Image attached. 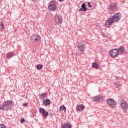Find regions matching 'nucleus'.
Instances as JSON below:
<instances>
[{
    "label": "nucleus",
    "mask_w": 128,
    "mask_h": 128,
    "mask_svg": "<svg viewBox=\"0 0 128 128\" xmlns=\"http://www.w3.org/2000/svg\"><path fill=\"white\" fill-rule=\"evenodd\" d=\"M117 51L118 54H122L123 52H124V46H121L119 48H117Z\"/></svg>",
    "instance_id": "nucleus-13"
},
{
    "label": "nucleus",
    "mask_w": 128,
    "mask_h": 128,
    "mask_svg": "<svg viewBox=\"0 0 128 128\" xmlns=\"http://www.w3.org/2000/svg\"><path fill=\"white\" fill-rule=\"evenodd\" d=\"M78 6H79V7H80V4H78Z\"/></svg>",
    "instance_id": "nucleus-34"
},
{
    "label": "nucleus",
    "mask_w": 128,
    "mask_h": 128,
    "mask_svg": "<svg viewBox=\"0 0 128 128\" xmlns=\"http://www.w3.org/2000/svg\"><path fill=\"white\" fill-rule=\"evenodd\" d=\"M106 104L108 106H112V108H116V102L114 100L110 98L106 100Z\"/></svg>",
    "instance_id": "nucleus-4"
},
{
    "label": "nucleus",
    "mask_w": 128,
    "mask_h": 128,
    "mask_svg": "<svg viewBox=\"0 0 128 128\" xmlns=\"http://www.w3.org/2000/svg\"><path fill=\"white\" fill-rule=\"evenodd\" d=\"M82 8H80L81 12H86V10H88V8L86 6V3H83L81 6Z\"/></svg>",
    "instance_id": "nucleus-17"
},
{
    "label": "nucleus",
    "mask_w": 128,
    "mask_h": 128,
    "mask_svg": "<svg viewBox=\"0 0 128 128\" xmlns=\"http://www.w3.org/2000/svg\"><path fill=\"white\" fill-rule=\"evenodd\" d=\"M78 48H79L80 50V43H78Z\"/></svg>",
    "instance_id": "nucleus-31"
},
{
    "label": "nucleus",
    "mask_w": 128,
    "mask_h": 128,
    "mask_svg": "<svg viewBox=\"0 0 128 128\" xmlns=\"http://www.w3.org/2000/svg\"><path fill=\"white\" fill-rule=\"evenodd\" d=\"M58 0V2H64V0Z\"/></svg>",
    "instance_id": "nucleus-32"
},
{
    "label": "nucleus",
    "mask_w": 128,
    "mask_h": 128,
    "mask_svg": "<svg viewBox=\"0 0 128 128\" xmlns=\"http://www.w3.org/2000/svg\"><path fill=\"white\" fill-rule=\"evenodd\" d=\"M88 8H92V5L90 4V3L88 2Z\"/></svg>",
    "instance_id": "nucleus-28"
},
{
    "label": "nucleus",
    "mask_w": 128,
    "mask_h": 128,
    "mask_svg": "<svg viewBox=\"0 0 128 128\" xmlns=\"http://www.w3.org/2000/svg\"><path fill=\"white\" fill-rule=\"evenodd\" d=\"M116 80H120V76H116Z\"/></svg>",
    "instance_id": "nucleus-29"
},
{
    "label": "nucleus",
    "mask_w": 128,
    "mask_h": 128,
    "mask_svg": "<svg viewBox=\"0 0 128 128\" xmlns=\"http://www.w3.org/2000/svg\"><path fill=\"white\" fill-rule=\"evenodd\" d=\"M54 20L56 24H62V18L60 14H56L54 16Z\"/></svg>",
    "instance_id": "nucleus-6"
},
{
    "label": "nucleus",
    "mask_w": 128,
    "mask_h": 128,
    "mask_svg": "<svg viewBox=\"0 0 128 128\" xmlns=\"http://www.w3.org/2000/svg\"><path fill=\"white\" fill-rule=\"evenodd\" d=\"M84 110V106L83 104H80V112H82Z\"/></svg>",
    "instance_id": "nucleus-25"
},
{
    "label": "nucleus",
    "mask_w": 128,
    "mask_h": 128,
    "mask_svg": "<svg viewBox=\"0 0 128 128\" xmlns=\"http://www.w3.org/2000/svg\"><path fill=\"white\" fill-rule=\"evenodd\" d=\"M14 106V102L12 100H6L2 104H0V110H10Z\"/></svg>",
    "instance_id": "nucleus-2"
},
{
    "label": "nucleus",
    "mask_w": 128,
    "mask_h": 128,
    "mask_svg": "<svg viewBox=\"0 0 128 128\" xmlns=\"http://www.w3.org/2000/svg\"><path fill=\"white\" fill-rule=\"evenodd\" d=\"M22 106H28V103H24L22 104Z\"/></svg>",
    "instance_id": "nucleus-30"
},
{
    "label": "nucleus",
    "mask_w": 128,
    "mask_h": 128,
    "mask_svg": "<svg viewBox=\"0 0 128 128\" xmlns=\"http://www.w3.org/2000/svg\"><path fill=\"white\" fill-rule=\"evenodd\" d=\"M92 66L94 68H100V66L98 64V63L96 62L92 63Z\"/></svg>",
    "instance_id": "nucleus-21"
},
{
    "label": "nucleus",
    "mask_w": 128,
    "mask_h": 128,
    "mask_svg": "<svg viewBox=\"0 0 128 128\" xmlns=\"http://www.w3.org/2000/svg\"><path fill=\"white\" fill-rule=\"evenodd\" d=\"M120 106L124 114H127L128 110V104L126 102L122 100L120 102Z\"/></svg>",
    "instance_id": "nucleus-3"
},
{
    "label": "nucleus",
    "mask_w": 128,
    "mask_h": 128,
    "mask_svg": "<svg viewBox=\"0 0 128 128\" xmlns=\"http://www.w3.org/2000/svg\"><path fill=\"white\" fill-rule=\"evenodd\" d=\"M46 92L42 93L39 94V98L42 100H44V98H46Z\"/></svg>",
    "instance_id": "nucleus-18"
},
{
    "label": "nucleus",
    "mask_w": 128,
    "mask_h": 128,
    "mask_svg": "<svg viewBox=\"0 0 128 128\" xmlns=\"http://www.w3.org/2000/svg\"><path fill=\"white\" fill-rule=\"evenodd\" d=\"M116 4H112L108 6V10H116Z\"/></svg>",
    "instance_id": "nucleus-16"
},
{
    "label": "nucleus",
    "mask_w": 128,
    "mask_h": 128,
    "mask_svg": "<svg viewBox=\"0 0 128 128\" xmlns=\"http://www.w3.org/2000/svg\"><path fill=\"white\" fill-rule=\"evenodd\" d=\"M4 24L2 22H0V30H4Z\"/></svg>",
    "instance_id": "nucleus-20"
},
{
    "label": "nucleus",
    "mask_w": 128,
    "mask_h": 128,
    "mask_svg": "<svg viewBox=\"0 0 128 128\" xmlns=\"http://www.w3.org/2000/svg\"><path fill=\"white\" fill-rule=\"evenodd\" d=\"M100 100H104V96H98L92 98V102H98Z\"/></svg>",
    "instance_id": "nucleus-7"
},
{
    "label": "nucleus",
    "mask_w": 128,
    "mask_h": 128,
    "mask_svg": "<svg viewBox=\"0 0 128 128\" xmlns=\"http://www.w3.org/2000/svg\"><path fill=\"white\" fill-rule=\"evenodd\" d=\"M86 42H80V54H84V52L86 50Z\"/></svg>",
    "instance_id": "nucleus-10"
},
{
    "label": "nucleus",
    "mask_w": 128,
    "mask_h": 128,
    "mask_svg": "<svg viewBox=\"0 0 128 128\" xmlns=\"http://www.w3.org/2000/svg\"><path fill=\"white\" fill-rule=\"evenodd\" d=\"M14 56V52H9L6 55V58H12Z\"/></svg>",
    "instance_id": "nucleus-15"
},
{
    "label": "nucleus",
    "mask_w": 128,
    "mask_h": 128,
    "mask_svg": "<svg viewBox=\"0 0 128 128\" xmlns=\"http://www.w3.org/2000/svg\"><path fill=\"white\" fill-rule=\"evenodd\" d=\"M60 110H64V112L66 111V106L64 105H62L60 107Z\"/></svg>",
    "instance_id": "nucleus-22"
},
{
    "label": "nucleus",
    "mask_w": 128,
    "mask_h": 128,
    "mask_svg": "<svg viewBox=\"0 0 128 128\" xmlns=\"http://www.w3.org/2000/svg\"><path fill=\"white\" fill-rule=\"evenodd\" d=\"M61 128H72V124H70V122H68L62 125Z\"/></svg>",
    "instance_id": "nucleus-12"
},
{
    "label": "nucleus",
    "mask_w": 128,
    "mask_h": 128,
    "mask_svg": "<svg viewBox=\"0 0 128 128\" xmlns=\"http://www.w3.org/2000/svg\"><path fill=\"white\" fill-rule=\"evenodd\" d=\"M36 68H37V70H42V66L38 64L36 66Z\"/></svg>",
    "instance_id": "nucleus-23"
},
{
    "label": "nucleus",
    "mask_w": 128,
    "mask_h": 128,
    "mask_svg": "<svg viewBox=\"0 0 128 128\" xmlns=\"http://www.w3.org/2000/svg\"><path fill=\"white\" fill-rule=\"evenodd\" d=\"M78 10L80 12V8H79Z\"/></svg>",
    "instance_id": "nucleus-33"
},
{
    "label": "nucleus",
    "mask_w": 128,
    "mask_h": 128,
    "mask_svg": "<svg viewBox=\"0 0 128 128\" xmlns=\"http://www.w3.org/2000/svg\"><path fill=\"white\" fill-rule=\"evenodd\" d=\"M76 110L77 112H80V105L78 104L76 108Z\"/></svg>",
    "instance_id": "nucleus-24"
},
{
    "label": "nucleus",
    "mask_w": 128,
    "mask_h": 128,
    "mask_svg": "<svg viewBox=\"0 0 128 128\" xmlns=\"http://www.w3.org/2000/svg\"><path fill=\"white\" fill-rule=\"evenodd\" d=\"M24 122H26V120H24V118H22V119L20 120L21 124H24Z\"/></svg>",
    "instance_id": "nucleus-27"
},
{
    "label": "nucleus",
    "mask_w": 128,
    "mask_h": 128,
    "mask_svg": "<svg viewBox=\"0 0 128 128\" xmlns=\"http://www.w3.org/2000/svg\"><path fill=\"white\" fill-rule=\"evenodd\" d=\"M122 18V14L120 13H116L110 18L105 22V26H110L114 22H118Z\"/></svg>",
    "instance_id": "nucleus-1"
},
{
    "label": "nucleus",
    "mask_w": 128,
    "mask_h": 128,
    "mask_svg": "<svg viewBox=\"0 0 128 128\" xmlns=\"http://www.w3.org/2000/svg\"><path fill=\"white\" fill-rule=\"evenodd\" d=\"M109 54L112 58H116L118 56V48L111 50L109 52Z\"/></svg>",
    "instance_id": "nucleus-5"
},
{
    "label": "nucleus",
    "mask_w": 128,
    "mask_h": 128,
    "mask_svg": "<svg viewBox=\"0 0 128 128\" xmlns=\"http://www.w3.org/2000/svg\"><path fill=\"white\" fill-rule=\"evenodd\" d=\"M114 85L115 86V88H120L122 86V84H120L118 81L114 82Z\"/></svg>",
    "instance_id": "nucleus-19"
},
{
    "label": "nucleus",
    "mask_w": 128,
    "mask_h": 128,
    "mask_svg": "<svg viewBox=\"0 0 128 128\" xmlns=\"http://www.w3.org/2000/svg\"><path fill=\"white\" fill-rule=\"evenodd\" d=\"M42 104L45 106H48L50 104V99H45L42 100Z\"/></svg>",
    "instance_id": "nucleus-11"
},
{
    "label": "nucleus",
    "mask_w": 128,
    "mask_h": 128,
    "mask_svg": "<svg viewBox=\"0 0 128 128\" xmlns=\"http://www.w3.org/2000/svg\"><path fill=\"white\" fill-rule=\"evenodd\" d=\"M0 128H6V126L4 124H0Z\"/></svg>",
    "instance_id": "nucleus-26"
},
{
    "label": "nucleus",
    "mask_w": 128,
    "mask_h": 128,
    "mask_svg": "<svg viewBox=\"0 0 128 128\" xmlns=\"http://www.w3.org/2000/svg\"><path fill=\"white\" fill-rule=\"evenodd\" d=\"M40 36L39 35H34L32 38V40H34V42H38L40 40Z\"/></svg>",
    "instance_id": "nucleus-14"
},
{
    "label": "nucleus",
    "mask_w": 128,
    "mask_h": 128,
    "mask_svg": "<svg viewBox=\"0 0 128 128\" xmlns=\"http://www.w3.org/2000/svg\"><path fill=\"white\" fill-rule=\"evenodd\" d=\"M39 112L40 114H42V116H44L45 118H48V112L46 111V110L42 108H39Z\"/></svg>",
    "instance_id": "nucleus-8"
},
{
    "label": "nucleus",
    "mask_w": 128,
    "mask_h": 128,
    "mask_svg": "<svg viewBox=\"0 0 128 128\" xmlns=\"http://www.w3.org/2000/svg\"><path fill=\"white\" fill-rule=\"evenodd\" d=\"M48 8L50 10L54 11L56 10V4H54V2H52L50 3Z\"/></svg>",
    "instance_id": "nucleus-9"
}]
</instances>
